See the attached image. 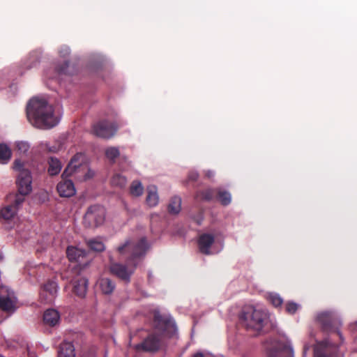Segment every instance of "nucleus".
I'll list each match as a JSON object with an SVG mask.
<instances>
[{
	"label": "nucleus",
	"instance_id": "nucleus-14",
	"mask_svg": "<svg viewBox=\"0 0 357 357\" xmlns=\"http://www.w3.org/2000/svg\"><path fill=\"white\" fill-rule=\"evenodd\" d=\"M66 255L70 261L78 263L80 266H85L88 264V260L86 259V252L77 247L68 246Z\"/></svg>",
	"mask_w": 357,
	"mask_h": 357
},
{
	"label": "nucleus",
	"instance_id": "nucleus-6",
	"mask_svg": "<svg viewBox=\"0 0 357 357\" xmlns=\"http://www.w3.org/2000/svg\"><path fill=\"white\" fill-rule=\"evenodd\" d=\"M105 210L100 205H93L88 208L83 224L86 227L95 228L102 225L105 220Z\"/></svg>",
	"mask_w": 357,
	"mask_h": 357
},
{
	"label": "nucleus",
	"instance_id": "nucleus-17",
	"mask_svg": "<svg viewBox=\"0 0 357 357\" xmlns=\"http://www.w3.org/2000/svg\"><path fill=\"white\" fill-rule=\"evenodd\" d=\"M57 289L56 282L49 280L43 286L41 296L45 297V302H52L57 292Z\"/></svg>",
	"mask_w": 357,
	"mask_h": 357
},
{
	"label": "nucleus",
	"instance_id": "nucleus-20",
	"mask_svg": "<svg viewBox=\"0 0 357 357\" xmlns=\"http://www.w3.org/2000/svg\"><path fill=\"white\" fill-rule=\"evenodd\" d=\"M59 314L55 310L49 309L44 312L43 321L45 324L51 326H54L59 322Z\"/></svg>",
	"mask_w": 357,
	"mask_h": 357
},
{
	"label": "nucleus",
	"instance_id": "nucleus-10",
	"mask_svg": "<svg viewBox=\"0 0 357 357\" xmlns=\"http://www.w3.org/2000/svg\"><path fill=\"white\" fill-rule=\"evenodd\" d=\"M153 326L163 333H171L175 331V324L172 318L167 314H162L158 310L153 312Z\"/></svg>",
	"mask_w": 357,
	"mask_h": 357
},
{
	"label": "nucleus",
	"instance_id": "nucleus-7",
	"mask_svg": "<svg viewBox=\"0 0 357 357\" xmlns=\"http://www.w3.org/2000/svg\"><path fill=\"white\" fill-rule=\"evenodd\" d=\"M317 321L322 330L327 333L335 332L342 339V335L338 331L341 324L338 317L331 312H323L317 314Z\"/></svg>",
	"mask_w": 357,
	"mask_h": 357
},
{
	"label": "nucleus",
	"instance_id": "nucleus-36",
	"mask_svg": "<svg viewBox=\"0 0 357 357\" xmlns=\"http://www.w3.org/2000/svg\"><path fill=\"white\" fill-rule=\"evenodd\" d=\"M199 177V174L195 171H191L189 172L188 176V181H195L197 180Z\"/></svg>",
	"mask_w": 357,
	"mask_h": 357
},
{
	"label": "nucleus",
	"instance_id": "nucleus-5",
	"mask_svg": "<svg viewBox=\"0 0 357 357\" xmlns=\"http://www.w3.org/2000/svg\"><path fill=\"white\" fill-rule=\"evenodd\" d=\"M266 314L261 310L255 309L253 306H245L240 314L241 323L248 328L260 331L263 326Z\"/></svg>",
	"mask_w": 357,
	"mask_h": 357
},
{
	"label": "nucleus",
	"instance_id": "nucleus-33",
	"mask_svg": "<svg viewBox=\"0 0 357 357\" xmlns=\"http://www.w3.org/2000/svg\"><path fill=\"white\" fill-rule=\"evenodd\" d=\"M15 147L19 154L25 155L30 149V144L27 142L19 141L16 142Z\"/></svg>",
	"mask_w": 357,
	"mask_h": 357
},
{
	"label": "nucleus",
	"instance_id": "nucleus-34",
	"mask_svg": "<svg viewBox=\"0 0 357 357\" xmlns=\"http://www.w3.org/2000/svg\"><path fill=\"white\" fill-rule=\"evenodd\" d=\"M268 300L275 307L280 306L282 303V298L278 294H269L268 296Z\"/></svg>",
	"mask_w": 357,
	"mask_h": 357
},
{
	"label": "nucleus",
	"instance_id": "nucleus-13",
	"mask_svg": "<svg viewBox=\"0 0 357 357\" xmlns=\"http://www.w3.org/2000/svg\"><path fill=\"white\" fill-rule=\"evenodd\" d=\"M337 347L328 340L318 342L314 349V357H337Z\"/></svg>",
	"mask_w": 357,
	"mask_h": 357
},
{
	"label": "nucleus",
	"instance_id": "nucleus-39",
	"mask_svg": "<svg viewBox=\"0 0 357 357\" xmlns=\"http://www.w3.org/2000/svg\"><path fill=\"white\" fill-rule=\"evenodd\" d=\"M1 259H2V257H0V260H1Z\"/></svg>",
	"mask_w": 357,
	"mask_h": 357
},
{
	"label": "nucleus",
	"instance_id": "nucleus-35",
	"mask_svg": "<svg viewBox=\"0 0 357 357\" xmlns=\"http://www.w3.org/2000/svg\"><path fill=\"white\" fill-rule=\"evenodd\" d=\"M298 305L294 302H288L285 305V310L287 313L294 314L298 310Z\"/></svg>",
	"mask_w": 357,
	"mask_h": 357
},
{
	"label": "nucleus",
	"instance_id": "nucleus-12",
	"mask_svg": "<svg viewBox=\"0 0 357 357\" xmlns=\"http://www.w3.org/2000/svg\"><path fill=\"white\" fill-rule=\"evenodd\" d=\"M16 298L14 292L8 287H0V308L5 312H13L15 309Z\"/></svg>",
	"mask_w": 357,
	"mask_h": 357
},
{
	"label": "nucleus",
	"instance_id": "nucleus-4",
	"mask_svg": "<svg viewBox=\"0 0 357 357\" xmlns=\"http://www.w3.org/2000/svg\"><path fill=\"white\" fill-rule=\"evenodd\" d=\"M13 169L19 172L16 180L17 194L15 197V203L20 206L24 201V197L32 191V176L30 170L24 167V163L16 159L13 162Z\"/></svg>",
	"mask_w": 357,
	"mask_h": 357
},
{
	"label": "nucleus",
	"instance_id": "nucleus-26",
	"mask_svg": "<svg viewBox=\"0 0 357 357\" xmlns=\"http://www.w3.org/2000/svg\"><path fill=\"white\" fill-rule=\"evenodd\" d=\"M181 208V199L179 197L175 196L172 197L168 204L167 210L171 214H178Z\"/></svg>",
	"mask_w": 357,
	"mask_h": 357
},
{
	"label": "nucleus",
	"instance_id": "nucleus-9",
	"mask_svg": "<svg viewBox=\"0 0 357 357\" xmlns=\"http://www.w3.org/2000/svg\"><path fill=\"white\" fill-rule=\"evenodd\" d=\"M118 130V126L114 122L102 120L95 123L92 127L93 133L101 138L109 139L114 136Z\"/></svg>",
	"mask_w": 357,
	"mask_h": 357
},
{
	"label": "nucleus",
	"instance_id": "nucleus-23",
	"mask_svg": "<svg viewBox=\"0 0 357 357\" xmlns=\"http://www.w3.org/2000/svg\"><path fill=\"white\" fill-rule=\"evenodd\" d=\"M48 164L47 172L50 176L57 175L61 172V163L57 158L51 157L48 160Z\"/></svg>",
	"mask_w": 357,
	"mask_h": 357
},
{
	"label": "nucleus",
	"instance_id": "nucleus-11",
	"mask_svg": "<svg viewBox=\"0 0 357 357\" xmlns=\"http://www.w3.org/2000/svg\"><path fill=\"white\" fill-rule=\"evenodd\" d=\"M161 346L160 335L155 333L149 334L142 342L137 344L134 348L137 352H155Z\"/></svg>",
	"mask_w": 357,
	"mask_h": 357
},
{
	"label": "nucleus",
	"instance_id": "nucleus-31",
	"mask_svg": "<svg viewBox=\"0 0 357 357\" xmlns=\"http://www.w3.org/2000/svg\"><path fill=\"white\" fill-rule=\"evenodd\" d=\"M120 155L119 150L117 147L111 146L105 150V156L112 163L115 162L116 159Z\"/></svg>",
	"mask_w": 357,
	"mask_h": 357
},
{
	"label": "nucleus",
	"instance_id": "nucleus-28",
	"mask_svg": "<svg viewBox=\"0 0 357 357\" xmlns=\"http://www.w3.org/2000/svg\"><path fill=\"white\" fill-rule=\"evenodd\" d=\"M216 197L223 206H227L231 203V196L228 191L217 190Z\"/></svg>",
	"mask_w": 357,
	"mask_h": 357
},
{
	"label": "nucleus",
	"instance_id": "nucleus-30",
	"mask_svg": "<svg viewBox=\"0 0 357 357\" xmlns=\"http://www.w3.org/2000/svg\"><path fill=\"white\" fill-rule=\"evenodd\" d=\"M144 188L141 182L138 181H133L130 188V192L132 195L139 197L142 195Z\"/></svg>",
	"mask_w": 357,
	"mask_h": 357
},
{
	"label": "nucleus",
	"instance_id": "nucleus-37",
	"mask_svg": "<svg viewBox=\"0 0 357 357\" xmlns=\"http://www.w3.org/2000/svg\"><path fill=\"white\" fill-rule=\"evenodd\" d=\"M46 147H47V149L50 151V152H56L59 150V148H60V145H54L52 146H48L47 144H46Z\"/></svg>",
	"mask_w": 357,
	"mask_h": 357
},
{
	"label": "nucleus",
	"instance_id": "nucleus-16",
	"mask_svg": "<svg viewBox=\"0 0 357 357\" xmlns=\"http://www.w3.org/2000/svg\"><path fill=\"white\" fill-rule=\"evenodd\" d=\"M215 241L213 235L210 234H203L198 239V247L201 253L204 255H210V248Z\"/></svg>",
	"mask_w": 357,
	"mask_h": 357
},
{
	"label": "nucleus",
	"instance_id": "nucleus-24",
	"mask_svg": "<svg viewBox=\"0 0 357 357\" xmlns=\"http://www.w3.org/2000/svg\"><path fill=\"white\" fill-rule=\"evenodd\" d=\"M56 71L59 75H73L76 70L74 66H70L69 62L66 61L56 67Z\"/></svg>",
	"mask_w": 357,
	"mask_h": 357
},
{
	"label": "nucleus",
	"instance_id": "nucleus-18",
	"mask_svg": "<svg viewBox=\"0 0 357 357\" xmlns=\"http://www.w3.org/2000/svg\"><path fill=\"white\" fill-rule=\"evenodd\" d=\"M98 286L102 294H111L115 289V283L107 278H100L98 282Z\"/></svg>",
	"mask_w": 357,
	"mask_h": 357
},
{
	"label": "nucleus",
	"instance_id": "nucleus-21",
	"mask_svg": "<svg viewBox=\"0 0 357 357\" xmlns=\"http://www.w3.org/2000/svg\"><path fill=\"white\" fill-rule=\"evenodd\" d=\"M159 197L155 186H149L147 189L146 202L150 207H154L158 204Z\"/></svg>",
	"mask_w": 357,
	"mask_h": 357
},
{
	"label": "nucleus",
	"instance_id": "nucleus-38",
	"mask_svg": "<svg viewBox=\"0 0 357 357\" xmlns=\"http://www.w3.org/2000/svg\"><path fill=\"white\" fill-rule=\"evenodd\" d=\"M212 176H213V173H212L211 172H207V174H206V176H207V177L210 178V177H211Z\"/></svg>",
	"mask_w": 357,
	"mask_h": 357
},
{
	"label": "nucleus",
	"instance_id": "nucleus-8",
	"mask_svg": "<svg viewBox=\"0 0 357 357\" xmlns=\"http://www.w3.org/2000/svg\"><path fill=\"white\" fill-rule=\"evenodd\" d=\"M268 357H293L290 342L284 338L275 340L267 349Z\"/></svg>",
	"mask_w": 357,
	"mask_h": 357
},
{
	"label": "nucleus",
	"instance_id": "nucleus-1",
	"mask_svg": "<svg viewBox=\"0 0 357 357\" xmlns=\"http://www.w3.org/2000/svg\"><path fill=\"white\" fill-rule=\"evenodd\" d=\"M26 113L29 122L40 130L52 129L60 121L57 106L43 98L33 97L30 99Z\"/></svg>",
	"mask_w": 357,
	"mask_h": 357
},
{
	"label": "nucleus",
	"instance_id": "nucleus-15",
	"mask_svg": "<svg viewBox=\"0 0 357 357\" xmlns=\"http://www.w3.org/2000/svg\"><path fill=\"white\" fill-rule=\"evenodd\" d=\"M88 288V279L84 277H77L73 281V291L79 298H84Z\"/></svg>",
	"mask_w": 357,
	"mask_h": 357
},
{
	"label": "nucleus",
	"instance_id": "nucleus-27",
	"mask_svg": "<svg viewBox=\"0 0 357 357\" xmlns=\"http://www.w3.org/2000/svg\"><path fill=\"white\" fill-rule=\"evenodd\" d=\"M217 194L216 189L208 188L197 192L196 198L203 201H211Z\"/></svg>",
	"mask_w": 357,
	"mask_h": 357
},
{
	"label": "nucleus",
	"instance_id": "nucleus-25",
	"mask_svg": "<svg viewBox=\"0 0 357 357\" xmlns=\"http://www.w3.org/2000/svg\"><path fill=\"white\" fill-rule=\"evenodd\" d=\"M12 156V151L9 146L4 143L0 144V163L7 164Z\"/></svg>",
	"mask_w": 357,
	"mask_h": 357
},
{
	"label": "nucleus",
	"instance_id": "nucleus-22",
	"mask_svg": "<svg viewBox=\"0 0 357 357\" xmlns=\"http://www.w3.org/2000/svg\"><path fill=\"white\" fill-rule=\"evenodd\" d=\"M19 206L15 204L14 201L13 204L8 205L1 210V216L5 220L12 219L17 213Z\"/></svg>",
	"mask_w": 357,
	"mask_h": 357
},
{
	"label": "nucleus",
	"instance_id": "nucleus-2",
	"mask_svg": "<svg viewBox=\"0 0 357 357\" xmlns=\"http://www.w3.org/2000/svg\"><path fill=\"white\" fill-rule=\"evenodd\" d=\"M147 249L148 245L145 238H142L137 242L130 239L127 240L117 248L120 255H129L127 264L113 263L110 266V272L126 283H128L137 266V259L144 256Z\"/></svg>",
	"mask_w": 357,
	"mask_h": 357
},
{
	"label": "nucleus",
	"instance_id": "nucleus-32",
	"mask_svg": "<svg viewBox=\"0 0 357 357\" xmlns=\"http://www.w3.org/2000/svg\"><path fill=\"white\" fill-rule=\"evenodd\" d=\"M89 248L96 252H102L105 250V245L100 241L93 239L89 240L87 243Z\"/></svg>",
	"mask_w": 357,
	"mask_h": 357
},
{
	"label": "nucleus",
	"instance_id": "nucleus-29",
	"mask_svg": "<svg viewBox=\"0 0 357 357\" xmlns=\"http://www.w3.org/2000/svg\"><path fill=\"white\" fill-rule=\"evenodd\" d=\"M126 178L124 176L121 175V174H115L111 179L112 185L120 188H124L126 185Z\"/></svg>",
	"mask_w": 357,
	"mask_h": 357
},
{
	"label": "nucleus",
	"instance_id": "nucleus-19",
	"mask_svg": "<svg viewBox=\"0 0 357 357\" xmlns=\"http://www.w3.org/2000/svg\"><path fill=\"white\" fill-rule=\"evenodd\" d=\"M59 357H75V347L72 342H64L61 344L58 352Z\"/></svg>",
	"mask_w": 357,
	"mask_h": 357
},
{
	"label": "nucleus",
	"instance_id": "nucleus-3",
	"mask_svg": "<svg viewBox=\"0 0 357 357\" xmlns=\"http://www.w3.org/2000/svg\"><path fill=\"white\" fill-rule=\"evenodd\" d=\"M88 165L86 156L82 153H76L70 160L64 169L61 177L62 180L57 184L56 189L61 197H70L75 194V188L71 180L68 179L71 176L75 178L83 177L86 180L87 176Z\"/></svg>",
	"mask_w": 357,
	"mask_h": 357
}]
</instances>
